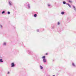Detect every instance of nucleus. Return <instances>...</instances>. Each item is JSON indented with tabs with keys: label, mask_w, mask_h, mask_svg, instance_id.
Returning <instances> with one entry per match:
<instances>
[{
	"label": "nucleus",
	"mask_w": 76,
	"mask_h": 76,
	"mask_svg": "<svg viewBox=\"0 0 76 76\" xmlns=\"http://www.w3.org/2000/svg\"><path fill=\"white\" fill-rule=\"evenodd\" d=\"M15 66V63H12L11 64V67H14Z\"/></svg>",
	"instance_id": "f257e3e1"
},
{
	"label": "nucleus",
	"mask_w": 76,
	"mask_h": 76,
	"mask_svg": "<svg viewBox=\"0 0 76 76\" xmlns=\"http://www.w3.org/2000/svg\"><path fill=\"white\" fill-rule=\"evenodd\" d=\"M9 4L10 6H11L12 5V1H9Z\"/></svg>",
	"instance_id": "f03ea898"
},
{
	"label": "nucleus",
	"mask_w": 76,
	"mask_h": 76,
	"mask_svg": "<svg viewBox=\"0 0 76 76\" xmlns=\"http://www.w3.org/2000/svg\"><path fill=\"white\" fill-rule=\"evenodd\" d=\"M43 63H46L47 62V59L45 58H44L43 60Z\"/></svg>",
	"instance_id": "7ed1b4c3"
},
{
	"label": "nucleus",
	"mask_w": 76,
	"mask_h": 76,
	"mask_svg": "<svg viewBox=\"0 0 76 76\" xmlns=\"http://www.w3.org/2000/svg\"><path fill=\"white\" fill-rule=\"evenodd\" d=\"M66 5H68V6H69V7L71 8V5H70V4H69L68 3H66Z\"/></svg>",
	"instance_id": "20e7f679"
},
{
	"label": "nucleus",
	"mask_w": 76,
	"mask_h": 76,
	"mask_svg": "<svg viewBox=\"0 0 76 76\" xmlns=\"http://www.w3.org/2000/svg\"><path fill=\"white\" fill-rule=\"evenodd\" d=\"M27 6L28 7V9H30V8H31V7L30 6V4H28Z\"/></svg>",
	"instance_id": "39448f33"
},
{
	"label": "nucleus",
	"mask_w": 76,
	"mask_h": 76,
	"mask_svg": "<svg viewBox=\"0 0 76 76\" xmlns=\"http://www.w3.org/2000/svg\"><path fill=\"white\" fill-rule=\"evenodd\" d=\"M73 7L74 10H75L76 11V8L75 7V6H73Z\"/></svg>",
	"instance_id": "423d86ee"
},
{
	"label": "nucleus",
	"mask_w": 76,
	"mask_h": 76,
	"mask_svg": "<svg viewBox=\"0 0 76 76\" xmlns=\"http://www.w3.org/2000/svg\"><path fill=\"white\" fill-rule=\"evenodd\" d=\"M39 67L40 69H43V67H42L41 65Z\"/></svg>",
	"instance_id": "0eeeda50"
},
{
	"label": "nucleus",
	"mask_w": 76,
	"mask_h": 76,
	"mask_svg": "<svg viewBox=\"0 0 76 76\" xmlns=\"http://www.w3.org/2000/svg\"><path fill=\"white\" fill-rule=\"evenodd\" d=\"M63 4H66V3H66L65 1H63Z\"/></svg>",
	"instance_id": "6e6552de"
},
{
	"label": "nucleus",
	"mask_w": 76,
	"mask_h": 76,
	"mask_svg": "<svg viewBox=\"0 0 76 76\" xmlns=\"http://www.w3.org/2000/svg\"><path fill=\"white\" fill-rule=\"evenodd\" d=\"M0 62L1 63H2V62H3V59H0Z\"/></svg>",
	"instance_id": "1a4fd4ad"
},
{
	"label": "nucleus",
	"mask_w": 76,
	"mask_h": 76,
	"mask_svg": "<svg viewBox=\"0 0 76 76\" xmlns=\"http://www.w3.org/2000/svg\"><path fill=\"white\" fill-rule=\"evenodd\" d=\"M72 66H73L74 67H75V64L72 63Z\"/></svg>",
	"instance_id": "9d476101"
},
{
	"label": "nucleus",
	"mask_w": 76,
	"mask_h": 76,
	"mask_svg": "<svg viewBox=\"0 0 76 76\" xmlns=\"http://www.w3.org/2000/svg\"><path fill=\"white\" fill-rule=\"evenodd\" d=\"M34 17H35V18H36V17H37V15L36 14H34Z\"/></svg>",
	"instance_id": "9b49d317"
},
{
	"label": "nucleus",
	"mask_w": 76,
	"mask_h": 76,
	"mask_svg": "<svg viewBox=\"0 0 76 76\" xmlns=\"http://www.w3.org/2000/svg\"><path fill=\"white\" fill-rule=\"evenodd\" d=\"M61 15H64V12H61Z\"/></svg>",
	"instance_id": "f8f14e48"
},
{
	"label": "nucleus",
	"mask_w": 76,
	"mask_h": 76,
	"mask_svg": "<svg viewBox=\"0 0 76 76\" xmlns=\"http://www.w3.org/2000/svg\"><path fill=\"white\" fill-rule=\"evenodd\" d=\"M68 1L69 2V3H72V1L71 0H69Z\"/></svg>",
	"instance_id": "ddd939ff"
},
{
	"label": "nucleus",
	"mask_w": 76,
	"mask_h": 76,
	"mask_svg": "<svg viewBox=\"0 0 76 76\" xmlns=\"http://www.w3.org/2000/svg\"><path fill=\"white\" fill-rule=\"evenodd\" d=\"M5 13V11H3L2 12V14H4V13Z\"/></svg>",
	"instance_id": "4468645a"
},
{
	"label": "nucleus",
	"mask_w": 76,
	"mask_h": 76,
	"mask_svg": "<svg viewBox=\"0 0 76 76\" xmlns=\"http://www.w3.org/2000/svg\"><path fill=\"white\" fill-rule=\"evenodd\" d=\"M3 44L4 45H6V42H4Z\"/></svg>",
	"instance_id": "2eb2a0df"
},
{
	"label": "nucleus",
	"mask_w": 76,
	"mask_h": 76,
	"mask_svg": "<svg viewBox=\"0 0 76 76\" xmlns=\"http://www.w3.org/2000/svg\"><path fill=\"white\" fill-rule=\"evenodd\" d=\"M45 58V56H43L42 57V58H43V59H44V58Z\"/></svg>",
	"instance_id": "dca6fc26"
},
{
	"label": "nucleus",
	"mask_w": 76,
	"mask_h": 76,
	"mask_svg": "<svg viewBox=\"0 0 76 76\" xmlns=\"http://www.w3.org/2000/svg\"><path fill=\"white\" fill-rule=\"evenodd\" d=\"M48 7H50V6H51V5H50V4H48Z\"/></svg>",
	"instance_id": "f3484780"
},
{
	"label": "nucleus",
	"mask_w": 76,
	"mask_h": 76,
	"mask_svg": "<svg viewBox=\"0 0 76 76\" xmlns=\"http://www.w3.org/2000/svg\"><path fill=\"white\" fill-rule=\"evenodd\" d=\"M7 13H8V14H10V12L9 11H8L7 12Z\"/></svg>",
	"instance_id": "a211bd4d"
},
{
	"label": "nucleus",
	"mask_w": 76,
	"mask_h": 76,
	"mask_svg": "<svg viewBox=\"0 0 76 76\" xmlns=\"http://www.w3.org/2000/svg\"><path fill=\"white\" fill-rule=\"evenodd\" d=\"M58 25H60V22H58Z\"/></svg>",
	"instance_id": "6ab92c4d"
},
{
	"label": "nucleus",
	"mask_w": 76,
	"mask_h": 76,
	"mask_svg": "<svg viewBox=\"0 0 76 76\" xmlns=\"http://www.w3.org/2000/svg\"><path fill=\"white\" fill-rule=\"evenodd\" d=\"M37 32H39V29H37Z\"/></svg>",
	"instance_id": "aec40b11"
},
{
	"label": "nucleus",
	"mask_w": 76,
	"mask_h": 76,
	"mask_svg": "<svg viewBox=\"0 0 76 76\" xmlns=\"http://www.w3.org/2000/svg\"><path fill=\"white\" fill-rule=\"evenodd\" d=\"M9 73H10V72H8L7 74H9Z\"/></svg>",
	"instance_id": "412c9836"
},
{
	"label": "nucleus",
	"mask_w": 76,
	"mask_h": 76,
	"mask_svg": "<svg viewBox=\"0 0 76 76\" xmlns=\"http://www.w3.org/2000/svg\"><path fill=\"white\" fill-rule=\"evenodd\" d=\"M48 53H46V55H48Z\"/></svg>",
	"instance_id": "4be33fe9"
},
{
	"label": "nucleus",
	"mask_w": 76,
	"mask_h": 76,
	"mask_svg": "<svg viewBox=\"0 0 76 76\" xmlns=\"http://www.w3.org/2000/svg\"><path fill=\"white\" fill-rule=\"evenodd\" d=\"M2 26L1 25V28H2Z\"/></svg>",
	"instance_id": "5701e85b"
},
{
	"label": "nucleus",
	"mask_w": 76,
	"mask_h": 76,
	"mask_svg": "<svg viewBox=\"0 0 76 76\" xmlns=\"http://www.w3.org/2000/svg\"><path fill=\"white\" fill-rule=\"evenodd\" d=\"M54 26H53V27H52L53 29H54Z\"/></svg>",
	"instance_id": "b1692460"
},
{
	"label": "nucleus",
	"mask_w": 76,
	"mask_h": 76,
	"mask_svg": "<svg viewBox=\"0 0 76 76\" xmlns=\"http://www.w3.org/2000/svg\"><path fill=\"white\" fill-rule=\"evenodd\" d=\"M53 76H55V75H53Z\"/></svg>",
	"instance_id": "393cba45"
},
{
	"label": "nucleus",
	"mask_w": 76,
	"mask_h": 76,
	"mask_svg": "<svg viewBox=\"0 0 76 76\" xmlns=\"http://www.w3.org/2000/svg\"><path fill=\"white\" fill-rule=\"evenodd\" d=\"M48 76H50V75H48Z\"/></svg>",
	"instance_id": "a878e982"
}]
</instances>
